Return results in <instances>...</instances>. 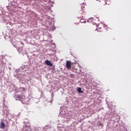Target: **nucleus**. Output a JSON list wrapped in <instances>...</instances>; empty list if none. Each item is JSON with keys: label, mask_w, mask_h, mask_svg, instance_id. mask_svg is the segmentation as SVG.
I'll list each match as a JSON object with an SVG mask.
<instances>
[{"label": "nucleus", "mask_w": 131, "mask_h": 131, "mask_svg": "<svg viewBox=\"0 0 131 131\" xmlns=\"http://www.w3.org/2000/svg\"><path fill=\"white\" fill-rule=\"evenodd\" d=\"M81 10H83L84 9V4H82V6L81 7Z\"/></svg>", "instance_id": "obj_8"}, {"label": "nucleus", "mask_w": 131, "mask_h": 131, "mask_svg": "<svg viewBox=\"0 0 131 131\" xmlns=\"http://www.w3.org/2000/svg\"><path fill=\"white\" fill-rule=\"evenodd\" d=\"M6 126L5 123L3 122H1V124L0 126L1 128H4Z\"/></svg>", "instance_id": "obj_4"}, {"label": "nucleus", "mask_w": 131, "mask_h": 131, "mask_svg": "<svg viewBox=\"0 0 131 131\" xmlns=\"http://www.w3.org/2000/svg\"><path fill=\"white\" fill-rule=\"evenodd\" d=\"M78 93H80V94H83V91H81V88H79L78 89Z\"/></svg>", "instance_id": "obj_5"}, {"label": "nucleus", "mask_w": 131, "mask_h": 131, "mask_svg": "<svg viewBox=\"0 0 131 131\" xmlns=\"http://www.w3.org/2000/svg\"><path fill=\"white\" fill-rule=\"evenodd\" d=\"M66 67L67 69H71V61L69 60L67 61Z\"/></svg>", "instance_id": "obj_2"}, {"label": "nucleus", "mask_w": 131, "mask_h": 131, "mask_svg": "<svg viewBox=\"0 0 131 131\" xmlns=\"http://www.w3.org/2000/svg\"><path fill=\"white\" fill-rule=\"evenodd\" d=\"M45 64H46V65H48V66H53V64L52 63V62H51V61L48 60L45 61Z\"/></svg>", "instance_id": "obj_3"}, {"label": "nucleus", "mask_w": 131, "mask_h": 131, "mask_svg": "<svg viewBox=\"0 0 131 131\" xmlns=\"http://www.w3.org/2000/svg\"><path fill=\"white\" fill-rule=\"evenodd\" d=\"M71 76H73V75H71Z\"/></svg>", "instance_id": "obj_10"}, {"label": "nucleus", "mask_w": 131, "mask_h": 131, "mask_svg": "<svg viewBox=\"0 0 131 131\" xmlns=\"http://www.w3.org/2000/svg\"><path fill=\"white\" fill-rule=\"evenodd\" d=\"M107 25L101 24L97 27L96 30H97V31H98V32H101V31H103L104 29H107Z\"/></svg>", "instance_id": "obj_1"}, {"label": "nucleus", "mask_w": 131, "mask_h": 131, "mask_svg": "<svg viewBox=\"0 0 131 131\" xmlns=\"http://www.w3.org/2000/svg\"><path fill=\"white\" fill-rule=\"evenodd\" d=\"M12 45L15 48L16 47L17 45H16V43H15V41L14 40H12Z\"/></svg>", "instance_id": "obj_6"}, {"label": "nucleus", "mask_w": 131, "mask_h": 131, "mask_svg": "<svg viewBox=\"0 0 131 131\" xmlns=\"http://www.w3.org/2000/svg\"><path fill=\"white\" fill-rule=\"evenodd\" d=\"M17 98H18V99H19V101H21V100H22V96H20V95H18V96H17Z\"/></svg>", "instance_id": "obj_7"}, {"label": "nucleus", "mask_w": 131, "mask_h": 131, "mask_svg": "<svg viewBox=\"0 0 131 131\" xmlns=\"http://www.w3.org/2000/svg\"><path fill=\"white\" fill-rule=\"evenodd\" d=\"M99 125H100V126H102V125H103V124L100 123V124H99Z\"/></svg>", "instance_id": "obj_9"}]
</instances>
